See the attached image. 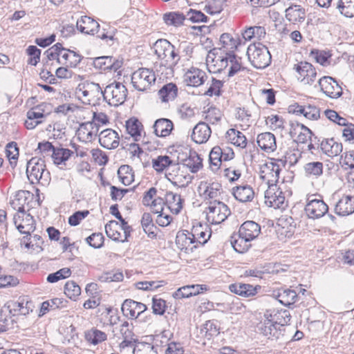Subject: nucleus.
I'll use <instances>...</instances> for the list:
<instances>
[{"label": "nucleus", "mask_w": 354, "mask_h": 354, "mask_svg": "<svg viewBox=\"0 0 354 354\" xmlns=\"http://www.w3.org/2000/svg\"><path fill=\"white\" fill-rule=\"evenodd\" d=\"M184 165L192 173H196L203 167L202 159L196 152L191 153L189 158L185 160Z\"/></svg>", "instance_id": "58"}, {"label": "nucleus", "mask_w": 354, "mask_h": 354, "mask_svg": "<svg viewBox=\"0 0 354 354\" xmlns=\"http://www.w3.org/2000/svg\"><path fill=\"white\" fill-rule=\"evenodd\" d=\"M297 80L304 85H315L317 73L314 66L308 62H300L293 66Z\"/></svg>", "instance_id": "10"}, {"label": "nucleus", "mask_w": 354, "mask_h": 354, "mask_svg": "<svg viewBox=\"0 0 354 354\" xmlns=\"http://www.w3.org/2000/svg\"><path fill=\"white\" fill-rule=\"evenodd\" d=\"M172 161L168 156H159L152 160V167L156 171L162 172L168 169Z\"/></svg>", "instance_id": "60"}, {"label": "nucleus", "mask_w": 354, "mask_h": 354, "mask_svg": "<svg viewBox=\"0 0 354 354\" xmlns=\"http://www.w3.org/2000/svg\"><path fill=\"white\" fill-rule=\"evenodd\" d=\"M126 131L133 138L135 141L140 140L142 137L141 133L143 131V126L136 118H131L126 122Z\"/></svg>", "instance_id": "43"}, {"label": "nucleus", "mask_w": 354, "mask_h": 354, "mask_svg": "<svg viewBox=\"0 0 354 354\" xmlns=\"http://www.w3.org/2000/svg\"><path fill=\"white\" fill-rule=\"evenodd\" d=\"M119 142L120 138L118 133L111 129H104L99 134V142L104 148L115 149L118 147Z\"/></svg>", "instance_id": "21"}, {"label": "nucleus", "mask_w": 354, "mask_h": 354, "mask_svg": "<svg viewBox=\"0 0 354 354\" xmlns=\"http://www.w3.org/2000/svg\"><path fill=\"white\" fill-rule=\"evenodd\" d=\"M98 127L90 122L82 123L76 131V135L80 141L90 142L97 136Z\"/></svg>", "instance_id": "18"}, {"label": "nucleus", "mask_w": 354, "mask_h": 354, "mask_svg": "<svg viewBox=\"0 0 354 354\" xmlns=\"http://www.w3.org/2000/svg\"><path fill=\"white\" fill-rule=\"evenodd\" d=\"M212 62L209 71L214 73H223L227 78L245 69L241 57L235 54L225 53L223 55L216 56Z\"/></svg>", "instance_id": "3"}, {"label": "nucleus", "mask_w": 354, "mask_h": 354, "mask_svg": "<svg viewBox=\"0 0 354 354\" xmlns=\"http://www.w3.org/2000/svg\"><path fill=\"white\" fill-rule=\"evenodd\" d=\"M306 176L317 178L323 173V163L319 161L310 162L304 165Z\"/></svg>", "instance_id": "56"}, {"label": "nucleus", "mask_w": 354, "mask_h": 354, "mask_svg": "<svg viewBox=\"0 0 354 354\" xmlns=\"http://www.w3.org/2000/svg\"><path fill=\"white\" fill-rule=\"evenodd\" d=\"M33 198L34 195L29 191L19 190L15 193L11 205L18 213L26 212L32 207Z\"/></svg>", "instance_id": "13"}, {"label": "nucleus", "mask_w": 354, "mask_h": 354, "mask_svg": "<svg viewBox=\"0 0 354 354\" xmlns=\"http://www.w3.org/2000/svg\"><path fill=\"white\" fill-rule=\"evenodd\" d=\"M290 111H292L297 115L302 114L305 118L309 120H317L320 116L319 109L316 106L309 104L308 106H301L295 104L290 106Z\"/></svg>", "instance_id": "30"}, {"label": "nucleus", "mask_w": 354, "mask_h": 354, "mask_svg": "<svg viewBox=\"0 0 354 354\" xmlns=\"http://www.w3.org/2000/svg\"><path fill=\"white\" fill-rule=\"evenodd\" d=\"M191 234L192 239H195L196 242L203 245L209 239L212 231L207 225H203L198 223L196 225H194Z\"/></svg>", "instance_id": "33"}, {"label": "nucleus", "mask_w": 354, "mask_h": 354, "mask_svg": "<svg viewBox=\"0 0 354 354\" xmlns=\"http://www.w3.org/2000/svg\"><path fill=\"white\" fill-rule=\"evenodd\" d=\"M301 158V153L299 149H289L283 156V159H278L282 165H289L290 167L295 166Z\"/></svg>", "instance_id": "54"}, {"label": "nucleus", "mask_w": 354, "mask_h": 354, "mask_svg": "<svg viewBox=\"0 0 354 354\" xmlns=\"http://www.w3.org/2000/svg\"><path fill=\"white\" fill-rule=\"evenodd\" d=\"M277 299L282 304L290 306L296 302L297 294L294 290L283 289L278 292Z\"/></svg>", "instance_id": "53"}, {"label": "nucleus", "mask_w": 354, "mask_h": 354, "mask_svg": "<svg viewBox=\"0 0 354 354\" xmlns=\"http://www.w3.org/2000/svg\"><path fill=\"white\" fill-rule=\"evenodd\" d=\"M178 88L174 83H167L158 92V97L162 103H169L174 101L178 96Z\"/></svg>", "instance_id": "34"}, {"label": "nucleus", "mask_w": 354, "mask_h": 354, "mask_svg": "<svg viewBox=\"0 0 354 354\" xmlns=\"http://www.w3.org/2000/svg\"><path fill=\"white\" fill-rule=\"evenodd\" d=\"M231 211L224 203L214 201L209 203L206 209V218L212 224H220L230 215Z\"/></svg>", "instance_id": "8"}, {"label": "nucleus", "mask_w": 354, "mask_h": 354, "mask_svg": "<svg viewBox=\"0 0 354 354\" xmlns=\"http://www.w3.org/2000/svg\"><path fill=\"white\" fill-rule=\"evenodd\" d=\"M192 237L191 232H189L188 231H187V233H178L176 239V244L181 250H185L187 252L189 250L192 251L193 248H196V245L192 246L196 243V240L192 239Z\"/></svg>", "instance_id": "44"}, {"label": "nucleus", "mask_w": 354, "mask_h": 354, "mask_svg": "<svg viewBox=\"0 0 354 354\" xmlns=\"http://www.w3.org/2000/svg\"><path fill=\"white\" fill-rule=\"evenodd\" d=\"M335 212L339 216H346L354 212V196H346L339 200Z\"/></svg>", "instance_id": "36"}, {"label": "nucleus", "mask_w": 354, "mask_h": 354, "mask_svg": "<svg viewBox=\"0 0 354 354\" xmlns=\"http://www.w3.org/2000/svg\"><path fill=\"white\" fill-rule=\"evenodd\" d=\"M212 130L205 122H198L193 129L192 140L197 144L205 143L209 138Z\"/></svg>", "instance_id": "24"}, {"label": "nucleus", "mask_w": 354, "mask_h": 354, "mask_svg": "<svg viewBox=\"0 0 354 354\" xmlns=\"http://www.w3.org/2000/svg\"><path fill=\"white\" fill-rule=\"evenodd\" d=\"M26 173L32 184L46 186L50 180V172L46 169L45 161L42 158L34 157L27 163Z\"/></svg>", "instance_id": "4"}, {"label": "nucleus", "mask_w": 354, "mask_h": 354, "mask_svg": "<svg viewBox=\"0 0 354 354\" xmlns=\"http://www.w3.org/2000/svg\"><path fill=\"white\" fill-rule=\"evenodd\" d=\"M165 205L169 210L175 214H178L183 208V201L180 195L172 192H167L165 195Z\"/></svg>", "instance_id": "38"}, {"label": "nucleus", "mask_w": 354, "mask_h": 354, "mask_svg": "<svg viewBox=\"0 0 354 354\" xmlns=\"http://www.w3.org/2000/svg\"><path fill=\"white\" fill-rule=\"evenodd\" d=\"M281 171L279 164L272 161L267 162L260 166L259 176L268 187V185H276Z\"/></svg>", "instance_id": "12"}, {"label": "nucleus", "mask_w": 354, "mask_h": 354, "mask_svg": "<svg viewBox=\"0 0 354 354\" xmlns=\"http://www.w3.org/2000/svg\"><path fill=\"white\" fill-rule=\"evenodd\" d=\"M319 86L320 91L331 99H337L342 96L343 90L335 79L330 76H323L315 84L314 87Z\"/></svg>", "instance_id": "11"}, {"label": "nucleus", "mask_w": 354, "mask_h": 354, "mask_svg": "<svg viewBox=\"0 0 354 354\" xmlns=\"http://www.w3.org/2000/svg\"><path fill=\"white\" fill-rule=\"evenodd\" d=\"M278 225L281 227V234L287 237H290L295 233L296 223L291 216H284L278 221Z\"/></svg>", "instance_id": "45"}, {"label": "nucleus", "mask_w": 354, "mask_h": 354, "mask_svg": "<svg viewBox=\"0 0 354 354\" xmlns=\"http://www.w3.org/2000/svg\"><path fill=\"white\" fill-rule=\"evenodd\" d=\"M223 9V0H208L204 8V10L212 15L220 13Z\"/></svg>", "instance_id": "62"}, {"label": "nucleus", "mask_w": 354, "mask_h": 354, "mask_svg": "<svg viewBox=\"0 0 354 354\" xmlns=\"http://www.w3.org/2000/svg\"><path fill=\"white\" fill-rule=\"evenodd\" d=\"M232 194L241 203L250 202L254 197L253 188L249 185H242L232 188Z\"/></svg>", "instance_id": "28"}, {"label": "nucleus", "mask_w": 354, "mask_h": 354, "mask_svg": "<svg viewBox=\"0 0 354 354\" xmlns=\"http://www.w3.org/2000/svg\"><path fill=\"white\" fill-rule=\"evenodd\" d=\"M163 20L167 25L177 27L186 20V15L180 12H170L163 15Z\"/></svg>", "instance_id": "52"}, {"label": "nucleus", "mask_w": 354, "mask_h": 354, "mask_svg": "<svg viewBox=\"0 0 354 354\" xmlns=\"http://www.w3.org/2000/svg\"><path fill=\"white\" fill-rule=\"evenodd\" d=\"M154 133L158 137H166L171 133L173 129L172 122L166 118H160L156 120L153 126Z\"/></svg>", "instance_id": "41"}, {"label": "nucleus", "mask_w": 354, "mask_h": 354, "mask_svg": "<svg viewBox=\"0 0 354 354\" xmlns=\"http://www.w3.org/2000/svg\"><path fill=\"white\" fill-rule=\"evenodd\" d=\"M107 335L105 333L95 328H92L85 332L86 340L93 345H97L105 341Z\"/></svg>", "instance_id": "51"}, {"label": "nucleus", "mask_w": 354, "mask_h": 354, "mask_svg": "<svg viewBox=\"0 0 354 354\" xmlns=\"http://www.w3.org/2000/svg\"><path fill=\"white\" fill-rule=\"evenodd\" d=\"M222 153L220 146L214 147L209 153V167L213 171H216L220 168L221 162L223 161Z\"/></svg>", "instance_id": "48"}, {"label": "nucleus", "mask_w": 354, "mask_h": 354, "mask_svg": "<svg viewBox=\"0 0 354 354\" xmlns=\"http://www.w3.org/2000/svg\"><path fill=\"white\" fill-rule=\"evenodd\" d=\"M205 285H189L179 288L174 294L173 296L176 299L188 298L193 295H198L206 290Z\"/></svg>", "instance_id": "35"}, {"label": "nucleus", "mask_w": 354, "mask_h": 354, "mask_svg": "<svg viewBox=\"0 0 354 354\" xmlns=\"http://www.w3.org/2000/svg\"><path fill=\"white\" fill-rule=\"evenodd\" d=\"M73 151L66 148H63L61 147H56L53 153H51V157L53 158V162L55 165H66V161H67L71 156L73 154Z\"/></svg>", "instance_id": "47"}, {"label": "nucleus", "mask_w": 354, "mask_h": 354, "mask_svg": "<svg viewBox=\"0 0 354 354\" xmlns=\"http://www.w3.org/2000/svg\"><path fill=\"white\" fill-rule=\"evenodd\" d=\"M247 55L256 68H265L271 62V55L267 47L261 44H252L248 47Z\"/></svg>", "instance_id": "6"}, {"label": "nucleus", "mask_w": 354, "mask_h": 354, "mask_svg": "<svg viewBox=\"0 0 354 354\" xmlns=\"http://www.w3.org/2000/svg\"><path fill=\"white\" fill-rule=\"evenodd\" d=\"M221 49L226 51L225 53L235 54L234 51L239 46L242 44V39L239 35L234 37L230 33H223L220 37Z\"/></svg>", "instance_id": "25"}, {"label": "nucleus", "mask_w": 354, "mask_h": 354, "mask_svg": "<svg viewBox=\"0 0 354 354\" xmlns=\"http://www.w3.org/2000/svg\"><path fill=\"white\" fill-rule=\"evenodd\" d=\"M147 309L145 304L130 299L124 300L121 307L123 315L129 319L138 318Z\"/></svg>", "instance_id": "16"}, {"label": "nucleus", "mask_w": 354, "mask_h": 354, "mask_svg": "<svg viewBox=\"0 0 354 354\" xmlns=\"http://www.w3.org/2000/svg\"><path fill=\"white\" fill-rule=\"evenodd\" d=\"M266 319L257 326L260 333L270 339H280L284 336L285 326L288 324L291 315L288 310H281L270 312L267 310L264 315Z\"/></svg>", "instance_id": "1"}, {"label": "nucleus", "mask_w": 354, "mask_h": 354, "mask_svg": "<svg viewBox=\"0 0 354 354\" xmlns=\"http://www.w3.org/2000/svg\"><path fill=\"white\" fill-rule=\"evenodd\" d=\"M320 147L322 151L329 157L337 156L342 151V143L337 142L334 138L323 140Z\"/></svg>", "instance_id": "37"}, {"label": "nucleus", "mask_w": 354, "mask_h": 354, "mask_svg": "<svg viewBox=\"0 0 354 354\" xmlns=\"http://www.w3.org/2000/svg\"><path fill=\"white\" fill-rule=\"evenodd\" d=\"M328 205L319 199L310 200L305 207L307 216L311 218H318L323 216L327 212Z\"/></svg>", "instance_id": "19"}, {"label": "nucleus", "mask_w": 354, "mask_h": 354, "mask_svg": "<svg viewBox=\"0 0 354 354\" xmlns=\"http://www.w3.org/2000/svg\"><path fill=\"white\" fill-rule=\"evenodd\" d=\"M120 333L123 338V341L120 345L122 347H127L131 346V344L136 341L134 335L131 330L129 328V324L127 322H124L120 326L119 328Z\"/></svg>", "instance_id": "49"}, {"label": "nucleus", "mask_w": 354, "mask_h": 354, "mask_svg": "<svg viewBox=\"0 0 354 354\" xmlns=\"http://www.w3.org/2000/svg\"><path fill=\"white\" fill-rule=\"evenodd\" d=\"M133 354H158L157 349L149 343H138L133 348Z\"/></svg>", "instance_id": "64"}, {"label": "nucleus", "mask_w": 354, "mask_h": 354, "mask_svg": "<svg viewBox=\"0 0 354 354\" xmlns=\"http://www.w3.org/2000/svg\"><path fill=\"white\" fill-rule=\"evenodd\" d=\"M300 130L298 133L297 140L300 143H305L311 138L313 134L312 131L303 124H297L293 130H290V133L292 138H294L297 134V130Z\"/></svg>", "instance_id": "50"}, {"label": "nucleus", "mask_w": 354, "mask_h": 354, "mask_svg": "<svg viewBox=\"0 0 354 354\" xmlns=\"http://www.w3.org/2000/svg\"><path fill=\"white\" fill-rule=\"evenodd\" d=\"M207 79V75L205 71L194 67H192L184 75V81L191 86L202 85Z\"/></svg>", "instance_id": "23"}, {"label": "nucleus", "mask_w": 354, "mask_h": 354, "mask_svg": "<svg viewBox=\"0 0 354 354\" xmlns=\"http://www.w3.org/2000/svg\"><path fill=\"white\" fill-rule=\"evenodd\" d=\"M6 310L12 315L15 316L17 315H26L29 313V307L28 306V302L21 301H8L3 307Z\"/></svg>", "instance_id": "39"}, {"label": "nucleus", "mask_w": 354, "mask_h": 354, "mask_svg": "<svg viewBox=\"0 0 354 354\" xmlns=\"http://www.w3.org/2000/svg\"><path fill=\"white\" fill-rule=\"evenodd\" d=\"M266 35L265 28L259 26L248 27L241 32L242 39L245 41L261 40L265 38Z\"/></svg>", "instance_id": "40"}, {"label": "nucleus", "mask_w": 354, "mask_h": 354, "mask_svg": "<svg viewBox=\"0 0 354 354\" xmlns=\"http://www.w3.org/2000/svg\"><path fill=\"white\" fill-rule=\"evenodd\" d=\"M230 242L234 250L239 253L245 252L251 246L250 241L240 236L239 232L231 236Z\"/></svg>", "instance_id": "46"}, {"label": "nucleus", "mask_w": 354, "mask_h": 354, "mask_svg": "<svg viewBox=\"0 0 354 354\" xmlns=\"http://www.w3.org/2000/svg\"><path fill=\"white\" fill-rule=\"evenodd\" d=\"M14 223L21 234L30 235L35 230V221L30 214L17 213L14 217Z\"/></svg>", "instance_id": "15"}, {"label": "nucleus", "mask_w": 354, "mask_h": 354, "mask_svg": "<svg viewBox=\"0 0 354 354\" xmlns=\"http://www.w3.org/2000/svg\"><path fill=\"white\" fill-rule=\"evenodd\" d=\"M61 56L59 64L65 65L66 67L75 68L81 62L82 57L73 50L61 48Z\"/></svg>", "instance_id": "31"}, {"label": "nucleus", "mask_w": 354, "mask_h": 354, "mask_svg": "<svg viewBox=\"0 0 354 354\" xmlns=\"http://www.w3.org/2000/svg\"><path fill=\"white\" fill-rule=\"evenodd\" d=\"M239 232L240 236H243L244 239H248L251 241L259 235L261 227L254 221H248L241 225Z\"/></svg>", "instance_id": "32"}, {"label": "nucleus", "mask_w": 354, "mask_h": 354, "mask_svg": "<svg viewBox=\"0 0 354 354\" xmlns=\"http://www.w3.org/2000/svg\"><path fill=\"white\" fill-rule=\"evenodd\" d=\"M286 18L293 25L299 26L306 19V10L300 5H291L286 9Z\"/></svg>", "instance_id": "22"}, {"label": "nucleus", "mask_w": 354, "mask_h": 354, "mask_svg": "<svg viewBox=\"0 0 354 354\" xmlns=\"http://www.w3.org/2000/svg\"><path fill=\"white\" fill-rule=\"evenodd\" d=\"M225 137L228 142L241 149H244L247 146L248 142L245 136L235 129L227 130Z\"/></svg>", "instance_id": "42"}, {"label": "nucleus", "mask_w": 354, "mask_h": 354, "mask_svg": "<svg viewBox=\"0 0 354 354\" xmlns=\"http://www.w3.org/2000/svg\"><path fill=\"white\" fill-rule=\"evenodd\" d=\"M211 82L209 88L204 94L209 97L220 96L221 95V88L223 86V82L214 77H212Z\"/></svg>", "instance_id": "63"}, {"label": "nucleus", "mask_w": 354, "mask_h": 354, "mask_svg": "<svg viewBox=\"0 0 354 354\" xmlns=\"http://www.w3.org/2000/svg\"><path fill=\"white\" fill-rule=\"evenodd\" d=\"M75 94L84 104H95L101 97H103L104 90L99 84L85 82L78 85Z\"/></svg>", "instance_id": "5"}, {"label": "nucleus", "mask_w": 354, "mask_h": 354, "mask_svg": "<svg viewBox=\"0 0 354 354\" xmlns=\"http://www.w3.org/2000/svg\"><path fill=\"white\" fill-rule=\"evenodd\" d=\"M166 177L174 184L185 186L190 182L189 176H185L180 171V165L174 161L167 169Z\"/></svg>", "instance_id": "17"}, {"label": "nucleus", "mask_w": 354, "mask_h": 354, "mask_svg": "<svg viewBox=\"0 0 354 354\" xmlns=\"http://www.w3.org/2000/svg\"><path fill=\"white\" fill-rule=\"evenodd\" d=\"M26 116L27 120L24 122L25 127L28 129H35L37 125L42 123L41 119L45 118L43 105L40 104L32 107L28 111Z\"/></svg>", "instance_id": "20"}, {"label": "nucleus", "mask_w": 354, "mask_h": 354, "mask_svg": "<svg viewBox=\"0 0 354 354\" xmlns=\"http://www.w3.org/2000/svg\"><path fill=\"white\" fill-rule=\"evenodd\" d=\"M159 62H156L155 68L162 74L165 70L173 71L180 59L176 48L166 39H158L152 48Z\"/></svg>", "instance_id": "2"}, {"label": "nucleus", "mask_w": 354, "mask_h": 354, "mask_svg": "<svg viewBox=\"0 0 354 354\" xmlns=\"http://www.w3.org/2000/svg\"><path fill=\"white\" fill-rule=\"evenodd\" d=\"M155 81L154 72L146 68H139L131 75V83L133 87L140 91L149 88L155 83Z\"/></svg>", "instance_id": "9"}, {"label": "nucleus", "mask_w": 354, "mask_h": 354, "mask_svg": "<svg viewBox=\"0 0 354 354\" xmlns=\"http://www.w3.org/2000/svg\"><path fill=\"white\" fill-rule=\"evenodd\" d=\"M265 203L274 208H283L286 198L282 192L276 185H268L265 192Z\"/></svg>", "instance_id": "14"}, {"label": "nucleus", "mask_w": 354, "mask_h": 354, "mask_svg": "<svg viewBox=\"0 0 354 354\" xmlns=\"http://www.w3.org/2000/svg\"><path fill=\"white\" fill-rule=\"evenodd\" d=\"M119 223L115 221H111L105 225V232L106 235L115 241L122 240V233L120 232Z\"/></svg>", "instance_id": "55"}, {"label": "nucleus", "mask_w": 354, "mask_h": 354, "mask_svg": "<svg viewBox=\"0 0 354 354\" xmlns=\"http://www.w3.org/2000/svg\"><path fill=\"white\" fill-rule=\"evenodd\" d=\"M127 94L126 86L115 81L105 87L103 98L109 105L118 106L124 102Z\"/></svg>", "instance_id": "7"}, {"label": "nucleus", "mask_w": 354, "mask_h": 354, "mask_svg": "<svg viewBox=\"0 0 354 354\" xmlns=\"http://www.w3.org/2000/svg\"><path fill=\"white\" fill-rule=\"evenodd\" d=\"M230 290L239 296L243 297H253L257 294V291L261 289V286H255L249 283H234L229 287Z\"/></svg>", "instance_id": "29"}, {"label": "nucleus", "mask_w": 354, "mask_h": 354, "mask_svg": "<svg viewBox=\"0 0 354 354\" xmlns=\"http://www.w3.org/2000/svg\"><path fill=\"white\" fill-rule=\"evenodd\" d=\"M337 8L345 17H354V0H339Z\"/></svg>", "instance_id": "59"}, {"label": "nucleus", "mask_w": 354, "mask_h": 354, "mask_svg": "<svg viewBox=\"0 0 354 354\" xmlns=\"http://www.w3.org/2000/svg\"><path fill=\"white\" fill-rule=\"evenodd\" d=\"M76 26L81 32L94 35L99 32L100 24L88 16H83L77 21Z\"/></svg>", "instance_id": "27"}, {"label": "nucleus", "mask_w": 354, "mask_h": 354, "mask_svg": "<svg viewBox=\"0 0 354 354\" xmlns=\"http://www.w3.org/2000/svg\"><path fill=\"white\" fill-rule=\"evenodd\" d=\"M64 293L71 299L75 300L81 294V288L75 281H68L64 286Z\"/></svg>", "instance_id": "61"}, {"label": "nucleus", "mask_w": 354, "mask_h": 354, "mask_svg": "<svg viewBox=\"0 0 354 354\" xmlns=\"http://www.w3.org/2000/svg\"><path fill=\"white\" fill-rule=\"evenodd\" d=\"M118 175L121 183L124 185H129L134 180V174L132 169L128 165H122L118 170Z\"/></svg>", "instance_id": "57"}, {"label": "nucleus", "mask_w": 354, "mask_h": 354, "mask_svg": "<svg viewBox=\"0 0 354 354\" xmlns=\"http://www.w3.org/2000/svg\"><path fill=\"white\" fill-rule=\"evenodd\" d=\"M257 142L262 151L268 153L274 151L277 149L276 138L270 132L259 133L257 137Z\"/></svg>", "instance_id": "26"}]
</instances>
